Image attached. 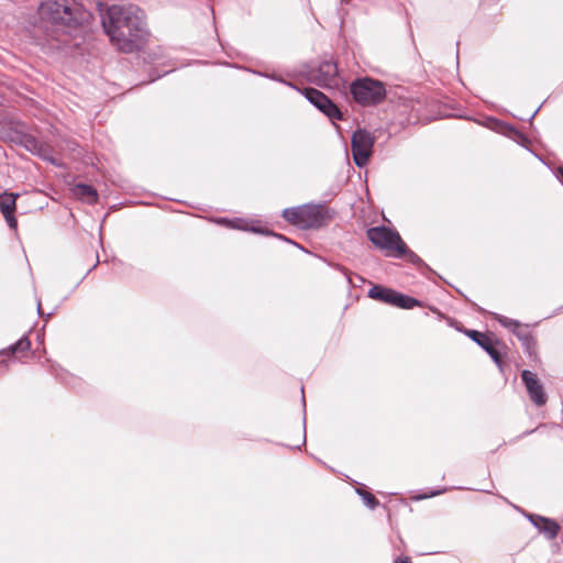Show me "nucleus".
Segmentation results:
<instances>
[{
    "label": "nucleus",
    "mask_w": 563,
    "mask_h": 563,
    "mask_svg": "<svg viewBox=\"0 0 563 563\" xmlns=\"http://www.w3.org/2000/svg\"><path fill=\"white\" fill-rule=\"evenodd\" d=\"M368 240L387 255L402 257L409 255L411 260L417 255L410 252L398 232L386 227H374L366 232Z\"/></svg>",
    "instance_id": "4"
},
{
    "label": "nucleus",
    "mask_w": 563,
    "mask_h": 563,
    "mask_svg": "<svg viewBox=\"0 0 563 563\" xmlns=\"http://www.w3.org/2000/svg\"><path fill=\"white\" fill-rule=\"evenodd\" d=\"M358 494L363 498V500L366 504V506L369 507L371 509H374V508H376L378 506V504H379L378 500L369 492L360 490Z\"/></svg>",
    "instance_id": "16"
},
{
    "label": "nucleus",
    "mask_w": 563,
    "mask_h": 563,
    "mask_svg": "<svg viewBox=\"0 0 563 563\" xmlns=\"http://www.w3.org/2000/svg\"><path fill=\"white\" fill-rule=\"evenodd\" d=\"M495 320L504 328L510 330L528 351L534 347L536 341L528 324H522L501 314H495Z\"/></svg>",
    "instance_id": "10"
},
{
    "label": "nucleus",
    "mask_w": 563,
    "mask_h": 563,
    "mask_svg": "<svg viewBox=\"0 0 563 563\" xmlns=\"http://www.w3.org/2000/svg\"><path fill=\"white\" fill-rule=\"evenodd\" d=\"M19 194H8L3 192L0 195V211L3 214L7 223L11 229H16L18 221L14 217V212L16 209V199Z\"/></svg>",
    "instance_id": "13"
},
{
    "label": "nucleus",
    "mask_w": 563,
    "mask_h": 563,
    "mask_svg": "<svg viewBox=\"0 0 563 563\" xmlns=\"http://www.w3.org/2000/svg\"><path fill=\"white\" fill-rule=\"evenodd\" d=\"M394 563H411L408 558H398L394 561Z\"/></svg>",
    "instance_id": "18"
},
{
    "label": "nucleus",
    "mask_w": 563,
    "mask_h": 563,
    "mask_svg": "<svg viewBox=\"0 0 563 563\" xmlns=\"http://www.w3.org/2000/svg\"><path fill=\"white\" fill-rule=\"evenodd\" d=\"M368 297L404 309H412L419 306L417 299L379 285H375L368 290Z\"/></svg>",
    "instance_id": "7"
},
{
    "label": "nucleus",
    "mask_w": 563,
    "mask_h": 563,
    "mask_svg": "<svg viewBox=\"0 0 563 563\" xmlns=\"http://www.w3.org/2000/svg\"><path fill=\"white\" fill-rule=\"evenodd\" d=\"M350 91L353 99L362 106L377 104L386 97V89L383 82L371 78L355 80L352 82Z\"/></svg>",
    "instance_id": "5"
},
{
    "label": "nucleus",
    "mask_w": 563,
    "mask_h": 563,
    "mask_svg": "<svg viewBox=\"0 0 563 563\" xmlns=\"http://www.w3.org/2000/svg\"><path fill=\"white\" fill-rule=\"evenodd\" d=\"M466 333L474 342H476L483 350L487 352V354L496 364L500 365V354L495 347V341L492 336L476 330H468Z\"/></svg>",
    "instance_id": "12"
},
{
    "label": "nucleus",
    "mask_w": 563,
    "mask_h": 563,
    "mask_svg": "<svg viewBox=\"0 0 563 563\" xmlns=\"http://www.w3.org/2000/svg\"><path fill=\"white\" fill-rule=\"evenodd\" d=\"M111 44L123 53H133L148 41L144 12L134 5H111L101 16Z\"/></svg>",
    "instance_id": "1"
},
{
    "label": "nucleus",
    "mask_w": 563,
    "mask_h": 563,
    "mask_svg": "<svg viewBox=\"0 0 563 563\" xmlns=\"http://www.w3.org/2000/svg\"><path fill=\"white\" fill-rule=\"evenodd\" d=\"M311 75L313 81L321 87L339 88L342 82L338 65L333 60H323Z\"/></svg>",
    "instance_id": "8"
},
{
    "label": "nucleus",
    "mask_w": 563,
    "mask_h": 563,
    "mask_svg": "<svg viewBox=\"0 0 563 563\" xmlns=\"http://www.w3.org/2000/svg\"><path fill=\"white\" fill-rule=\"evenodd\" d=\"M374 137L366 130H356L351 140V150L356 166L364 167L373 153Z\"/></svg>",
    "instance_id": "6"
},
{
    "label": "nucleus",
    "mask_w": 563,
    "mask_h": 563,
    "mask_svg": "<svg viewBox=\"0 0 563 563\" xmlns=\"http://www.w3.org/2000/svg\"><path fill=\"white\" fill-rule=\"evenodd\" d=\"M43 27H77L90 19V13L77 0H45L38 8Z\"/></svg>",
    "instance_id": "2"
},
{
    "label": "nucleus",
    "mask_w": 563,
    "mask_h": 563,
    "mask_svg": "<svg viewBox=\"0 0 563 563\" xmlns=\"http://www.w3.org/2000/svg\"><path fill=\"white\" fill-rule=\"evenodd\" d=\"M73 194L80 200L86 201L87 203H96L98 200V194L93 187L86 184H77L73 188Z\"/></svg>",
    "instance_id": "15"
},
{
    "label": "nucleus",
    "mask_w": 563,
    "mask_h": 563,
    "mask_svg": "<svg viewBox=\"0 0 563 563\" xmlns=\"http://www.w3.org/2000/svg\"><path fill=\"white\" fill-rule=\"evenodd\" d=\"M31 343L27 338H21L15 344L11 346L12 353L25 352L30 349Z\"/></svg>",
    "instance_id": "17"
},
{
    "label": "nucleus",
    "mask_w": 563,
    "mask_h": 563,
    "mask_svg": "<svg viewBox=\"0 0 563 563\" xmlns=\"http://www.w3.org/2000/svg\"><path fill=\"white\" fill-rule=\"evenodd\" d=\"M560 174H561V177H562V180H563V168L560 169Z\"/></svg>",
    "instance_id": "19"
},
{
    "label": "nucleus",
    "mask_w": 563,
    "mask_h": 563,
    "mask_svg": "<svg viewBox=\"0 0 563 563\" xmlns=\"http://www.w3.org/2000/svg\"><path fill=\"white\" fill-rule=\"evenodd\" d=\"M530 521L541 533H543L550 540L555 539L560 531V526L552 519L533 515L530 516Z\"/></svg>",
    "instance_id": "14"
},
{
    "label": "nucleus",
    "mask_w": 563,
    "mask_h": 563,
    "mask_svg": "<svg viewBox=\"0 0 563 563\" xmlns=\"http://www.w3.org/2000/svg\"><path fill=\"white\" fill-rule=\"evenodd\" d=\"M283 218L299 229L320 228L331 219L324 206L312 203L287 208L283 211Z\"/></svg>",
    "instance_id": "3"
},
{
    "label": "nucleus",
    "mask_w": 563,
    "mask_h": 563,
    "mask_svg": "<svg viewBox=\"0 0 563 563\" xmlns=\"http://www.w3.org/2000/svg\"><path fill=\"white\" fill-rule=\"evenodd\" d=\"M302 93L317 109L331 120H341L340 109L321 91L314 88H305Z\"/></svg>",
    "instance_id": "9"
},
{
    "label": "nucleus",
    "mask_w": 563,
    "mask_h": 563,
    "mask_svg": "<svg viewBox=\"0 0 563 563\" xmlns=\"http://www.w3.org/2000/svg\"><path fill=\"white\" fill-rule=\"evenodd\" d=\"M521 378L531 401L538 407L545 405L548 397L544 393L543 385L537 375L528 369H525L521 373Z\"/></svg>",
    "instance_id": "11"
}]
</instances>
